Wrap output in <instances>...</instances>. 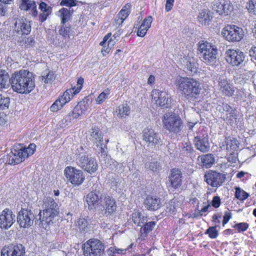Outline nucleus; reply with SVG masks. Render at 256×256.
I'll return each mask as SVG.
<instances>
[{"instance_id":"603ef678","label":"nucleus","mask_w":256,"mask_h":256,"mask_svg":"<svg viewBox=\"0 0 256 256\" xmlns=\"http://www.w3.org/2000/svg\"><path fill=\"white\" fill-rule=\"evenodd\" d=\"M248 224L246 222H241L236 224L234 228H236L238 232H244L247 230Z\"/></svg>"},{"instance_id":"4d7b16f0","label":"nucleus","mask_w":256,"mask_h":256,"mask_svg":"<svg viewBox=\"0 0 256 256\" xmlns=\"http://www.w3.org/2000/svg\"><path fill=\"white\" fill-rule=\"evenodd\" d=\"M246 76L243 74L240 75L239 77H237L235 78V82L236 83H238L240 84H243L246 82V80L248 79L246 78Z\"/></svg>"},{"instance_id":"58836bf2","label":"nucleus","mask_w":256,"mask_h":256,"mask_svg":"<svg viewBox=\"0 0 256 256\" xmlns=\"http://www.w3.org/2000/svg\"><path fill=\"white\" fill-rule=\"evenodd\" d=\"M88 102L84 101H80L78 104L74 107V110L76 112L80 111L81 112H84L88 110Z\"/></svg>"},{"instance_id":"09e8293b","label":"nucleus","mask_w":256,"mask_h":256,"mask_svg":"<svg viewBox=\"0 0 256 256\" xmlns=\"http://www.w3.org/2000/svg\"><path fill=\"white\" fill-rule=\"evenodd\" d=\"M246 8L250 12L256 14V0H250L247 4Z\"/></svg>"},{"instance_id":"864d4df0","label":"nucleus","mask_w":256,"mask_h":256,"mask_svg":"<svg viewBox=\"0 0 256 256\" xmlns=\"http://www.w3.org/2000/svg\"><path fill=\"white\" fill-rule=\"evenodd\" d=\"M110 166L112 170L114 169L116 171L118 172L123 170V166L121 164H119L116 161H112V164H110Z\"/></svg>"},{"instance_id":"a211bd4d","label":"nucleus","mask_w":256,"mask_h":256,"mask_svg":"<svg viewBox=\"0 0 256 256\" xmlns=\"http://www.w3.org/2000/svg\"><path fill=\"white\" fill-rule=\"evenodd\" d=\"M16 222V216L12 210L4 209L0 214V227L2 228L8 229Z\"/></svg>"},{"instance_id":"412c9836","label":"nucleus","mask_w":256,"mask_h":256,"mask_svg":"<svg viewBox=\"0 0 256 256\" xmlns=\"http://www.w3.org/2000/svg\"><path fill=\"white\" fill-rule=\"evenodd\" d=\"M197 63L194 58H186L182 62L184 70L188 75H193L198 70Z\"/></svg>"},{"instance_id":"2eb2a0df","label":"nucleus","mask_w":256,"mask_h":256,"mask_svg":"<svg viewBox=\"0 0 256 256\" xmlns=\"http://www.w3.org/2000/svg\"><path fill=\"white\" fill-rule=\"evenodd\" d=\"M142 140L150 146H155L162 142L159 134L155 132L153 129L148 128L144 130Z\"/></svg>"},{"instance_id":"6e6d98bb","label":"nucleus","mask_w":256,"mask_h":256,"mask_svg":"<svg viewBox=\"0 0 256 256\" xmlns=\"http://www.w3.org/2000/svg\"><path fill=\"white\" fill-rule=\"evenodd\" d=\"M152 18L151 16H148L145 18L142 24V27H144L147 29H148L151 26L152 22Z\"/></svg>"},{"instance_id":"cd10ccee","label":"nucleus","mask_w":256,"mask_h":256,"mask_svg":"<svg viewBox=\"0 0 256 256\" xmlns=\"http://www.w3.org/2000/svg\"><path fill=\"white\" fill-rule=\"evenodd\" d=\"M198 162L202 167L209 168L214 163L215 159L213 154H208L199 156Z\"/></svg>"},{"instance_id":"5701e85b","label":"nucleus","mask_w":256,"mask_h":256,"mask_svg":"<svg viewBox=\"0 0 256 256\" xmlns=\"http://www.w3.org/2000/svg\"><path fill=\"white\" fill-rule=\"evenodd\" d=\"M182 172L180 169L174 168L170 170L168 180L172 188H178L180 186L182 182Z\"/></svg>"},{"instance_id":"c85d7f7f","label":"nucleus","mask_w":256,"mask_h":256,"mask_svg":"<svg viewBox=\"0 0 256 256\" xmlns=\"http://www.w3.org/2000/svg\"><path fill=\"white\" fill-rule=\"evenodd\" d=\"M212 12L206 9L201 10L198 14V18L200 23L204 25H208L212 20Z\"/></svg>"},{"instance_id":"e433bc0d","label":"nucleus","mask_w":256,"mask_h":256,"mask_svg":"<svg viewBox=\"0 0 256 256\" xmlns=\"http://www.w3.org/2000/svg\"><path fill=\"white\" fill-rule=\"evenodd\" d=\"M235 189V196L237 199H238L240 200H244L248 197V194L244 190H241L239 187H236Z\"/></svg>"},{"instance_id":"ea45409f","label":"nucleus","mask_w":256,"mask_h":256,"mask_svg":"<svg viewBox=\"0 0 256 256\" xmlns=\"http://www.w3.org/2000/svg\"><path fill=\"white\" fill-rule=\"evenodd\" d=\"M42 80H44V83H51L54 80L56 76L53 72L49 71L46 75L41 76Z\"/></svg>"},{"instance_id":"680f3d73","label":"nucleus","mask_w":256,"mask_h":256,"mask_svg":"<svg viewBox=\"0 0 256 256\" xmlns=\"http://www.w3.org/2000/svg\"><path fill=\"white\" fill-rule=\"evenodd\" d=\"M7 4L0 2V15L4 16L7 12Z\"/></svg>"},{"instance_id":"49530a36","label":"nucleus","mask_w":256,"mask_h":256,"mask_svg":"<svg viewBox=\"0 0 256 256\" xmlns=\"http://www.w3.org/2000/svg\"><path fill=\"white\" fill-rule=\"evenodd\" d=\"M10 104V98H2L0 96V110H5L8 108Z\"/></svg>"},{"instance_id":"052dcab7","label":"nucleus","mask_w":256,"mask_h":256,"mask_svg":"<svg viewBox=\"0 0 256 256\" xmlns=\"http://www.w3.org/2000/svg\"><path fill=\"white\" fill-rule=\"evenodd\" d=\"M148 30V29H147L144 27H142V26L140 25L137 32L138 36L140 37L144 36L146 35Z\"/></svg>"},{"instance_id":"20e7f679","label":"nucleus","mask_w":256,"mask_h":256,"mask_svg":"<svg viewBox=\"0 0 256 256\" xmlns=\"http://www.w3.org/2000/svg\"><path fill=\"white\" fill-rule=\"evenodd\" d=\"M198 44V50L202 60L207 64L215 62L218 54L216 46L212 42L204 40H200Z\"/></svg>"},{"instance_id":"4be33fe9","label":"nucleus","mask_w":256,"mask_h":256,"mask_svg":"<svg viewBox=\"0 0 256 256\" xmlns=\"http://www.w3.org/2000/svg\"><path fill=\"white\" fill-rule=\"evenodd\" d=\"M168 94L165 92L160 91L158 90H154L152 92V99L156 102L157 105L160 106L168 107Z\"/></svg>"},{"instance_id":"7c9ffc66","label":"nucleus","mask_w":256,"mask_h":256,"mask_svg":"<svg viewBox=\"0 0 256 256\" xmlns=\"http://www.w3.org/2000/svg\"><path fill=\"white\" fill-rule=\"evenodd\" d=\"M10 78L5 70L0 69V90L8 88L10 84Z\"/></svg>"},{"instance_id":"13d9d810","label":"nucleus","mask_w":256,"mask_h":256,"mask_svg":"<svg viewBox=\"0 0 256 256\" xmlns=\"http://www.w3.org/2000/svg\"><path fill=\"white\" fill-rule=\"evenodd\" d=\"M130 110L128 104L127 103H123L118 106V109H116V112H117L118 110L119 112H128Z\"/></svg>"},{"instance_id":"aec40b11","label":"nucleus","mask_w":256,"mask_h":256,"mask_svg":"<svg viewBox=\"0 0 256 256\" xmlns=\"http://www.w3.org/2000/svg\"><path fill=\"white\" fill-rule=\"evenodd\" d=\"M104 196L102 195L99 191H92L88 193L86 196V202H87L88 208L93 210L100 204V200L104 198Z\"/></svg>"},{"instance_id":"a19ab883","label":"nucleus","mask_w":256,"mask_h":256,"mask_svg":"<svg viewBox=\"0 0 256 256\" xmlns=\"http://www.w3.org/2000/svg\"><path fill=\"white\" fill-rule=\"evenodd\" d=\"M72 31L70 26H64V25L61 26L59 30V34L64 38L70 37V35L72 34Z\"/></svg>"},{"instance_id":"f257e3e1","label":"nucleus","mask_w":256,"mask_h":256,"mask_svg":"<svg viewBox=\"0 0 256 256\" xmlns=\"http://www.w3.org/2000/svg\"><path fill=\"white\" fill-rule=\"evenodd\" d=\"M10 80L12 88L19 94H29L35 87L34 74L27 70H20L14 72Z\"/></svg>"},{"instance_id":"c03bdc74","label":"nucleus","mask_w":256,"mask_h":256,"mask_svg":"<svg viewBox=\"0 0 256 256\" xmlns=\"http://www.w3.org/2000/svg\"><path fill=\"white\" fill-rule=\"evenodd\" d=\"M217 227L216 224V226L210 227L206 232V234H208V236L212 238H215L218 236V231L216 230Z\"/></svg>"},{"instance_id":"72a5a7b5","label":"nucleus","mask_w":256,"mask_h":256,"mask_svg":"<svg viewBox=\"0 0 256 256\" xmlns=\"http://www.w3.org/2000/svg\"><path fill=\"white\" fill-rule=\"evenodd\" d=\"M222 14L225 16L229 15L233 10V6L230 2L226 0H222Z\"/></svg>"},{"instance_id":"774afa93","label":"nucleus","mask_w":256,"mask_h":256,"mask_svg":"<svg viewBox=\"0 0 256 256\" xmlns=\"http://www.w3.org/2000/svg\"><path fill=\"white\" fill-rule=\"evenodd\" d=\"M249 54L252 58V60H256V47L252 46L249 50Z\"/></svg>"},{"instance_id":"79ce46f5","label":"nucleus","mask_w":256,"mask_h":256,"mask_svg":"<svg viewBox=\"0 0 256 256\" xmlns=\"http://www.w3.org/2000/svg\"><path fill=\"white\" fill-rule=\"evenodd\" d=\"M129 14V12H126V10L123 9H122L118 15V18L116 20V24H118V26H120L122 24L124 20L128 16Z\"/></svg>"},{"instance_id":"6e6552de","label":"nucleus","mask_w":256,"mask_h":256,"mask_svg":"<svg viewBox=\"0 0 256 256\" xmlns=\"http://www.w3.org/2000/svg\"><path fill=\"white\" fill-rule=\"evenodd\" d=\"M64 174L68 182L74 186L82 184L85 180L83 172L74 167H66L64 170Z\"/></svg>"},{"instance_id":"0eeeda50","label":"nucleus","mask_w":256,"mask_h":256,"mask_svg":"<svg viewBox=\"0 0 256 256\" xmlns=\"http://www.w3.org/2000/svg\"><path fill=\"white\" fill-rule=\"evenodd\" d=\"M104 245L99 240L91 238L82 245L84 256H102L104 253Z\"/></svg>"},{"instance_id":"37998d69","label":"nucleus","mask_w":256,"mask_h":256,"mask_svg":"<svg viewBox=\"0 0 256 256\" xmlns=\"http://www.w3.org/2000/svg\"><path fill=\"white\" fill-rule=\"evenodd\" d=\"M65 104H62V102L58 98L50 106V110L52 112H56L60 110Z\"/></svg>"},{"instance_id":"c9c22d12","label":"nucleus","mask_w":256,"mask_h":256,"mask_svg":"<svg viewBox=\"0 0 256 256\" xmlns=\"http://www.w3.org/2000/svg\"><path fill=\"white\" fill-rule=\"evenodd\" d=\"M88 225V222L86 218H80L76 222V226L82 232L86 230V228Z\"/></svg>"},{"instance_id":"473e14b6","label":"nucleus","mask_w":256,"mask_h":256,"mask_svg":"<svg viewBox=\"0 0 256 256\" xmlns=\"http://www.w3.org/2000/svg\"><path fill=\"white\" fill-rule=\"evenodd\" d=\"M155 225L156 223L154 222H146V224L142 225V226L140 227V236L142 238H146L147 234L152 230Z\"/></svg>"},{"instance_id":"39448f33","label":"nucleus","mask_w":256,"mask_h":256,"mask_svg":"<svg viewBox=\"0 0 256 256\" xmlns=\"http://www.w3.org/2000/svg\"><path fill=\"white\" fill-rule=\"evenodd\" d=\"M36 148V146L34 144H29L28 148L20 146V148L14 149L8 155V163L9 164H18L28 158L29 156L32 155Z\"/></svg>"},{"instance_id":"f704fd0d","label":"nucleus","mask_w":256,"mask_h":256,"mask_svg":"<svg viewBox=\"0 0 256 256\" xmlns=\"http://www.w3.org/2000/svg\"><path fill=\"white\" fill-rule=\"evenodd\" d=\"M212 10L220 15H222V0H214L211 4Z\"/></svg>"},{"instance_id":"f8f14e48","label":"nucleus","mask_w":256,"mask_h":256,"mask_svg":"<svg viewBox=\"0 0 256 256\" xmlns=\"http://www.w3.org/2000/svg\"><path fill=\"white\" fill-rule=\"evenodd\" d=\"M226 180V175L216 171L208 170L204 176V180L212 187L220 186Z\"/></svg>"},{"instance_id":"9b49d317","label":"nucleus","mask_w":256,"mask_h":256,"mask_svg":"<svg viewBox=\"0 0 256 256\" xmlns=\"http://www.w3.org/2000/svg\"><path fill=\"white\" fill-rule=\"evenodd\" d=\"M16 218L20 227L28 228L32 225L34 216L30 210L22 208L18 212Z\"/></svg>"},{"instance_id":"a878e982","label":"nucleus","mask_w":256,"mask_h":256,"mask_svg":"<svg viewBox=\"0 0 256 256\" xmlns=\"http://www.w3.org/2000/svg\"><path fill=\"white\" fill-rule=\"evenodd\" d=\"M161 202L159 198L156 196H148L144 200L145 207L150 210H156L161 206Z\"/></svg>"},{"instance_id":"c756f323","label":"nucleus","mask_w":256,"mask_h":256,"mask_svg":"<svg viewBox=\"0 0 256 256\" xmlns=\"http://www.w3.org/2000/svg\"><path fill=\"white\" fill-rule=\"evenodd\" d=\"M132 218L136 226L140 227H142V225L148 222L146 217L138 211H136L132 213Z\"/></svg>"},{"instance_id":"9d476101","label":"nucleus","mask_w":256,"mask_h":256,"mask_svg":"<svg viewBox=\"0 0 256 256\" xmlns=\"http://www.w3.org/2000/svg\"><path fill=\"white\" fill-rule=\"evenodd\" d=\"M76 162L82 169L90 174L95 172L98 169L96 160L86 154L80 157Z\"/></svg>"},{"instance_id":"1a4fd4ad","label":"nucleus","mask_w":256,"mask_h":256,"mask_svg":"<svg viewBox=\"0 0 256 256\" xmlns=\"http://www.w3.org/2000/svg\"><path fill=\"white\" fill-rule=\"evenodd\" d=\"M222 35L228 41L232 42H239L244 36L242 28L234 25H227L222 30Z\"/></svg>"},{"instance_id":"393cba45","label":"nucleus","mask_w":256,"mask_h":256,"mask_svg":"<svg viewBox=\"0 0 256 256\" xmlns=\"http://www.w3.org/2000/svg\"><path fill=\"white\" fill-rule=\"evenodd\" d=\"M15 26L20 34H28L31 31L30 22L26 18L18 20L15 23Z\"/></svg>"},{"instance_id":"de8ad7c7","label":"nucleus","mask_w":256,"mask_h":256,"mask_svg":"<svg viewBox=\"0 0 256 256\" xmlns=\"http://www.w3.org/2000/svg\"><path fill=\"white\" fill-rule=\"evenodd\" d=\"M110 94L109 90H105L100 94L96 99V102L98 104L103 102L105 100L108 98Z\"/></svg>"},{"instance_id":"a18cd8bd","label":"nucleus","mask_w":256,"mask_h":256,"mask_svg":"<svg viewBox=\"0 0 256 256\" xmlns=\"http://www.w3.org/2000/svg\"><path fill=\"white\" fill-rule=\"evenodd\" d=\"M28 6V8L27 9H20L21 10H30L31 8V12L32 14L34 16H36L38 14V11L36 9V5L34 2L32 1L26 4Z\"/></svg>"},{"instance_id":"b1692460","label":"nucleus","mask_w":256,"mask_h":256,"mask_svg":"<svg viewBox=\"0 0 256 256\" xmlns=\"http://www.w3.org/2000/svg\"><path fill=\"white\" fill-rule=\"evenodd\" d=\"M194 142L196 148L200 152H206L209 150L210 146L208 135L195 137Z\"/></svg>"},{"instance_id":"338daca9","label":"nucleus","mask_w":256,"mask_h":256,"mask_svg":"<svg viewBox=\"0 0 256 256\" xmlns=\"http://www.w3.org/2000/svg\"><path fill=\"white\" fill-rule=\"evenodd\" d=\"M174 0H166V12L170 11L173 6Z\"/></svg>"},{"instance_id":"ddd939ff","label":"nucleus","mask_w":256,"mask_h":256,"mask_svg":"<svg viewBox=\"0 0 256 256\" xmlns=\"http://www.w3.org/2000/svg\"><path fill=\"white\" fill-rule=\"evenodd\" d=\"M245 56L240 50L228 49L226 52V62L232 66H238L244 61Z\"/></svg>"},{"instance_id":"5fc2aeb1","label":"nucleus","mask_w":256,"mask_h":256,"mask_svg":"<svg viewBox=\"0 0 256 256\" xmlns=\"http://www.w3.org/2000/svg\"><path fill=\"white\" fill-rule=\"evenodd\" d=\"M36 43V41L34 37L32 36L27 38L24 42V46L26 48L33 47Z\"/></svg>"},{"instance_id":"423d86ee","label":"nucleus","mask_w":256,"mask_h":256,"mask_svg":"<svg viewBox=\"0 0 256 256\" xmlns=\"http://www.w3.org/2000/svg\"><path fill=\"white\" fill-rule=\"evenodd\" d=\"M162 122L165 128L170 132L176 134L182 129V120L177 113H165Z\"/></svg>"},{"instance_id":"7ed1b4c3","label":"nucleus","mask_w":256,"mask_h":256,"mask_svg":"<svg viewBox=\"0 0 256 256\" xmlns=\"http://www.w3.org/2000/svg\"><path fill=\"white\" fill-rule=\"evenodd\" d=\"M44 208L42 216V211L40 212L38 214L40 216V224L42 225L50 224L56 220V218L59 213V208L58 204L54 202V200L48 197L44 200L42 205Z\"/></svg>"},{"instance_id":"2f4dec72","label":"nucleus","mask_w":256,"mask_h":256,"mask_svg":"<svg viewBox=\"0 0 256 256\" xmlns=\"http://www.w3.org/2000/svg\"><path fill=\"white\" fill-rule=\"evenodd\" d=\"M73 12V10H70V8L68 9L63 8L60 10L58 12L60 14V16L62 19L61 23L64 24L66 22L68 21L70 19Z\"/></svg>"},{"instance_id":"3c124183","label":"nucleus","mask_w":256,"mask_h":256,"mask_svg":"<svg viewBox=\"0 0 256 256\" xmlns=\"http://www.w3.org/2000/svg\"><path fill=\"white\" fill-rule=\"evenodd\" d=\"M76 4L77 1L76 0H62L60 2V5L70 7V8L71 7L76 6Z\"/></svg>"},{"instance_id":"4c0bfd02","label":"nucleus","mask_w":256,"mask_h":256,"mask_svg":"<svg viewBox=\"0 0 256 256\" xmlns=\"http://www.w3.org/2000/svg\"><path fill=\"white\" fill-rule=\"evenodd\" d=\"M145 168L154 172H157L160 168L159 164L157 162H147L145 164Z\"/></svg>"},{"instance_id":"dca6fc26","label":"nucleus","mask_w":256,"mask_h":256,"mask_svg":"<svg viewBox=\"0 0 256 256\" xmlns=\"http://www.w3.org/2000/svg\"><path fill=\"white\" fill-rule=\"evenodd\" d=\"M100 206L102 208L100 209L104 211V216L106 217L114 213L116 208L114 199L109 196H104L103 199L100 200Z\"/></svg>"},{"instance_id":"8fccbe9b","label":"nucleus","mask_w":256,"mask_h":256,"mask_svg":"<svg viewBox=\"0 0 256 256\" xmlns=\"http://www.w3.org/2000/svg\"><path fill=\"white\" fill-rule=\"evenodd\" d=\"M169 206H166V212L168 215L174 214L176 212V208L174 206V202L171 201L169 203Z\"/></svg>"},{"instance_id":"f3484780","label":"nucleus","mask_w":256,"mask_h":256,"mask_svg":"<svg viewBox=\"0 0 256 256\" xmlns=\"http://www.w3.org/2000/svg\"><path fill=\"white\" fill-rule=\"evenodd\" d=\"M84 82V78L80 77L78 79L76 87L74 86L71 88L66 90L64 92L63 95L58 98L62 103L66 104L70 100L74 95L78 94L82 88Z\"/></svg>"},{"instance_id":"69168bd1","label":"nucleus","mask_w":256,"mask_h":256,"mask_svg":"<svg viewBox=\"0 0 256 256\" xmlns=\"http://www.w3.org/2000/svg\"><path fill=\"white\" fill-rule=\"evenodd\" d=\"M40 9L44 12H49L50 7L44 2H42L40 4Z\"/></svg>"},{"instance_id":"6ab92c4d","label":"nucleus","mask_w":256,"mask_h":256,"mask_svg":"<svg viewBox=\"0 0 256 256\" xmlns=\"http://www.w3.org/2000/svg\"><path fill=\"white\" fill-rule=\"evenodd\" d=\"M218 86L223 96H232L234 95L235 89L227 80L226 76H220L218 77Z\"/></svg>"},{"instance_id":"4468645a","label":"nucleus","mask_w":256,"mask_h":256,"mask_svg":"<svg viewBox=\"0 0 256 256\" xmlns=\"http://www.w3.org/2000/svg\"><path fill=\"white\" fill-rule=\"evenodd\" d=\"M26 248L22 244H10L4 246L1 252L2 256H24Z\"/></svg>"},{"instance_id":"bb28decb","label":"nucleus","mask_w":256,"mask_h":256,"mask_svg":"<svg viewBox=\"0 0 256 256\" xmlns=\"http://www.w3.org/2000/svg\"><path fill=\"white\" fill-rule=\"evenodd\" d=\"M90 140L97 147L102 149L103 135L98 127L94 126L90 129Z\"/></svg>"},{"instance_id":"0e129e2a","label":"nucleus","mask_w":256,"mask_h":256,"mask_svg":"<svg viewBox=\"0 0 256 256\" xmlns=\"http://www.w3.org/2000/svg\"><path fill=\"white\" fill-rule=\"evenodd\" d=\"M220 200L218 196H214L212 201V206L217 208L220 206Z\"/></svg>"},{"instance_id":"bf43d9fd","label":"nucleus","mask_w":256,"mask_h":256,"mask_svg":"<svg viewBox=\"0 0 256 256\" xmlns=\"http://www.w3.org/2000/svg\"><path fill=\"white\" fill-rule=\"evenodd\" d=\"M232 215V213L230 211H226L224 212V219L222 220V224L224 226L226 224L229 220L231 218Z\"/></svg>"},{"instance_id":"e2e57ef3","label":"nucleus","mask_w":256,"mask_h":256,"mask_svg":"<svg viewBox=\"0 0 256 256\" xmlns=\"http://www.w3.org/2000/svg\"><path fill=\"white\" fill-rule=\"evenodd\" d=\"M222 106H223V112H232L236 110L234 108L226 103H223Z\"/></svg>"},{"instance_id":"f03ea898","label":"nucleus","mask_w":256,"mask_h":256,"mask_svg":"<svg viewBox=\"0 0 256 256\" xmlns=\"http://www.w3.org/2000/svg\"><path fill=\"white\" fill-rule=\"evenodd\" d=\"M176 85L182 96L187 99L197 98L202 90L200 82L190 78L180 77L176 80Z\"/></svg>"}]
</instances>
